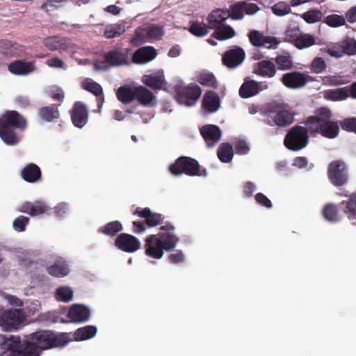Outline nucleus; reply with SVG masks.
Masks as SVG:
<instances>
[{
  "instance_id": "60",
  "label": "nucleus",
  "mask_w": 356,
  "mask_h": 356,
  "mask_svg": "<svg viewBox=\"0 0 356 356\" xmlns=\"http://www.w3.org/2000/svg\"><path fill=\"white\" fill-rule=\"evenodd\" d=\"M29 222L28 217L20 216L13 220V228L17 232H23L25 230L26 226Z\"/></svg>"
},
{
  "instance_id": "51",
  "label": "nucleus",
  "mask_w": 356,
  "mask_h": 356,
  "mask_svg": "<svg viewBox=\"0 0 356 356\" xmlns=\"http://www.w3.org/2000/svg\"><path fill=\"white\" fill-rule=\"evenodd\" d=\"M124 32V24H113L106 27L104 31V35L106 38H113L120 36Z\"/></svg>"
},
{
  "instance_id": "31",
  "label": "nucleus",
  "mask_w": 356,
  "mask_h": 356,
  "mask_svg": "<svg viewBox=\"0 0 356 356\" xmlns=\"http://www.w3.org/2000/svg\"><path fill=\"white\" fill-rule=\"evenodd\" d=\"M47 271L54 277H62L66 276L70 270L66 261L59 258L55 261L54 264L47 267Z\"/></svg>"
},
{
  "instance_id": "55",
  "label": "nucleus",
  "mask_w": 356,
  "mask_h": 356,
  "mask_svg": "<svg viewBox=\"0 0 356 356\" xmlns=\"http://www.w3.org/2000/svg\"><path fill=\"white\" fill-rule=\"evenodd\" d=\"M244 16L243 1H238L230 6L229 17L235 20L241 19Z\"/></svg>"
},
{
  "instance_id": "39",
  "label": "nucleus",
  "mask_w": 356,
  "mask_h": 356,
  "mask_svg": "<svg viewBox=\"0 0 356 356\" xmlns=\"http://www.w3.org/2000/svg\"><path fill=\"white\" fill-rule=\"evenodd\" d=\"M217 156L222 163H229L234 156L232 145L228 143H221L217 151Z\"/></svg>"
},
{
  "instance_id": "8",
  "label": "nucleus",
  "mask_w": 356,
  "mask_h": 356,
  "mask_svg": "<svg viewBox=\"0 0 356 356\" xmlns=\"http://www.w3.org/2000/svg\"><path fill=\"white\" fill-rule=\"evenodd\" d=\"M327 177L335 186L346 185L348 181V167L342 160H334L327 167Z\"/></svg>"
},
{
  "instance_id": "16",
  "label": "nucleus",
  "mask_w": 356,
  "mask_h": 356,
  "mask_svg": "<svg viewBox=\"0 0 356 356\" xmlns=\"http://www.w3.org/2000/svg\"><path fill=\"white\" fill-rule=\"evenodd\" d=\"M344 199L341 202L343 213L348 220H356V191L352 193H339Z\"/></svg>"
},
{
  "instance_id": "9",
  "label": "nucleus",
  "mask_w": 356,
  "mask_h": 356,
  "mask_svg": "<svg viewBox=\"0 0 356 356\" xmlns=\"http://www.w3.org/2000/svg\"><path fill=\"white\" fill-rule=\"evenodd\" d=\"M202 94V90L196 84L191 83L186 86H180L175 90V97L179 104L186 106H194Z\"/></svg>"
},
{
  "instance_id": "52",
  "label": "nucleus",
  "mask_w": 356,
  "mask_h": 356,
  "mask_svg": "<svg viewBox=\"0 0 356 356\" xmlns=\"http://www.w3.org/2000/svg\"><path fill=\"white\" fill-rule=\"evenodd\" d=\"M197 82L201 85L212 88H218V81L213 74L211 73H203L198 76Z\"/></svg>"
},
{
  "instance_id": "46",
  "label": "nucleus",
  "mask_w": 356,
  "mask_h": 356,
  "mask_svg": "<svg viewBox=\"0 0 356 356\" xmlns=\"http://www.w3.org/2000/svg\"><path fill=\"white\" fill-rule=\"evenodd\" d=\"M147 31L146 27L142 26L138 27L134 33V35L130 40V43L134 47H138L147 41Z\"/></svg>"
},
{
  "instance_id": "33",
  "label": "nucleus",
  "mask_w": 356,
  "mask_h": 356,
  "mask_svg": "<svg viewBox=\"0 0 356 356\" xmlns=\"http://www.w3.org/2000/svg\"><path fill=\"white\" fill-rule=\"evenodd\" d=\"M38 116L43 121L48 122L58 120L60 118L58 105L53 104L40 108L38 109Z\"/></svg>"
},
{
  "instance_id": "11",
  "label": "nucleus",
  "mask_w": 356,
  "mask_h": 356,
  "mask_svg": "<svg viewBox=\"0 0 356 356\" xmlns=\"http://www.w3.org/2000/svg\"><path fill=\"white\" fill-rule=\"evenodd\" d=\"M268 82L266 81H257L246 77L240 87L238 93L241 97L246 99L258 95L260 92L268 90Z\"/></svg>"
},
{
  "instance_id": "57",
  "label": "nucleus",
  "mask_w": 356,
  "mask_h": 356,
  "mask_svg": "<svg viewBox=\"0 0 356 356\" xmlns=\"http://www.w3.org/2000/svg\"><path fill=\"white\" fill-rule=\"evenodd\" d=\"M273 13L277 16H284L291 12L289 6L283 1L275 3L271 8Z\"/></svg>"
},
{
  "instance_id": "1",
  "label": "nucleus",
  "mask_w": 356,
  "mask_h": 356,
  "mask_svg": "<svg viewBox=\"0 0 356 356\" xmlns=\"http://www.w3.org/2000/svg\"><path fill=\"white\" fill-rule=\"evenodd\" d=\"M27 127L26 118L16 111H6L0 117V138L8 145H15L20 137L17 130L23 131Z\"/></svg>"
},
{
  "instance_id": "10",
  "label": "nucleus",
  "mask_w": 356,
  "mask_h": 356,
  "mask_svg": "<svg viewBox=\"0 0 356 356\" xmlns=\"http://www.w3.org/2000/svg\"><path fill=\"white\" fill-rule=\"evenodd\" d=\"M332 116V111L327 107H320L315 111V115L309 116L305 122L307 134L312 135L320 134L322 121L325 118H331Z\"/></svg>"
},
{
  "instance_id": "43",
  "label": "nucleus",
  "mask_w": 356,
  "mask_h": 356,
  "mask_svg": "<svg viewBox=\"0 0 356 356\" xmlns=\"http://www.w3.org/2000/svg\"><path fill=\"white\" fill-rule=\"evenodd\" d=\"M123 227L120 221L115 220L106 223L104 226H102L98 232L102 233L108 236H115L121 231H122Z\"/></svg>"
},
{
  "instance_id": "17",
  "label": "nucleus",
  "mask_w": 356,
  "mask_h": 356,
  "mask_svg": "<svg viewBox=\"0 0 356 356\" xmlns=\"http://www.w3.org/2000/svg\"><path fill=\"white\" fill-rule=\"evenodd\" d=\"M248 38L251 44L257 47H261L266 44H269L268 48L275 47L280 43L277 38L266 36L257 30H251L248 33Z\"/></svg>"
},
{
  "instance_id": "56",
  "label": "nucleus",
  "mask_w": 356,
  "mask_h": 356,
  "mask_svg": "<svg viewBox=\"0 0 356 356\" xmlns=\"http://www.w3.org/2000/svg\"><path fill=\"white\" fill-rule=\"evenodd\" d=\"M149 40H159L162 38L164 31L162 27L155 25L146 26Z\"/></svg>"
},
{
  "instance_id": "58",
  "label": "nucleus",
  "mask_w": 356,
  "mask_h": 356,
  "mask_svg": "<svg viewBox=\"0 0 356 356\" xmlns=\"http://www.w3.org/2000/svg\"><path fill=\"white\" fill-rule=\"evenodd\" d=\"M341 129L348 132L356 134V118H346L340 122Z\"/></svg>"
},
{
  "instance_id": "29",
  "label": "nucleus",
  "mask_w": 356,
  "mask_h": 356,
  "mask_svg": "<svg viewBox=\"0 0 356 356\" xmlns=\"http://www.w3.org/2000/svg\"><path fill=\"white\" fill-rule=\"evenodd\" d=\"M322 121L320 134L323 137L334 139L339 136L340 129L336 121L331 120V118H325Z\"/></svg>"
},
{
  "instance_id": "7",
  "label": "nucleus",
  "mask_w": 356,
  "mask_h": 356,
  "mask_svg": "<svg viewBox=\"0 0 356 356\" xmlns=\"http://www.w3.org/2000/svg\"><path fill=\"white\" fill-rule=\"evenodd\" d=\"M21 309L12 308L0 312V326L6 331L17 330L26 321Z\"/></svg>"
},
{
  "instance_id": "21",
  "label": "nucleus",
  "mask_w": 356,
  "mask_h": 356,
  "mask_svg": "<svg viewBox=\"0 0 356 356\" xmlns=\"http://www.w3.org/2000/svg\"><path fill=\"white\" fill-rule=\"evenodd\" d=\"M281 81L287 88L297 89L305 86L307 83L305 75L300 72H292L283 74Z\"/></svg>"
},
{
  "instance_id": "37",
  "label": "nucleus",
  "mask_w": 356,
  "mask_h": 356,
  "mask_svg": "<svg viewBox=\"0 0 356 356\" xmlns=\"http://www.w3.org/2000/svg\"><path fill=\"white\" fill-rule=\"evenodd\" d=\"M229 17V10L217 9L213 10L208 16L207 20L211 29L222 25V23Z\"/></svg>"
},
{
  "instance_id": "14",
  "label": "nucleus",
  "mask_w": 356,
  "mask_h": 356,
  "mask_svg": "<svg viewBox=\"0 0 356 356\" xmlns=\"http://www.w3.org/2000/svg\"><path fill=\"white\" fill-rule=\"evenodd\" d=\"M115 245L123 252L131 253L139 250L141 244L134 236L122 233L115 238Z\"/></svg>"
},
{
  "instance_id": "20",
  "label": "nucleus",
  "mask_w": 356,
  "mask_h": 356,
  "mask_svg": "<svg viewBox=\"0 0 356 356\" xmlns=\"http://www.w3.org/2000/svg\"><path fill=\"white\" fill-rule=\"evenodd\" d=\"M134 214L137 215L139 217L144 218L145 224L149 227H154L161 225L164 219L161 213L152 212L147 207L144 209L137 207L134 211Z\"/></svg>"
},
{
  "instance_id": "53",
  "label": "nucleus",
  "mask_w": 356,
  "mask_h": 356,
  "mask_svg": "<svg viewBox=\"0 0 356 356\" xmlns=\"http://www.w3.org/2000/svg\"><path fill=\"white\" fill-rule=\"evenodd\" d=\"M302 18L308 24H314L321 21L323 13L317 9H311L302 15Z\"/></svg>"
},
{
  "instance_id": "27",
  "label": "nucleus",
  "mask_w": 356,
  "mask_h": 356,
  "mask_svg": "<svg viewBox=\"0 0 356 356\" xmlns=\"http://www.w3.org/2000/svg\"><path fill=\"white\" fill-rule=\"evenodd\" d=\"M9 72L15 75H27L35 70L33 62H29L24 60H17L8 65Z\"/></svg>"
},
{
  "instance_id": "49",
  "label": "nucleus",
  "mask_w": 356,
  "mask_h": 356,
  "mask_svg": "<svg viewBox=\"0 0 356 356\" xmlns=\"http://www.w3.org/2000/svg\"><path fill=\"white\" fill-rule=\"evenodd\" d=\"M163 75H145L143 78V83L153 88V89H159L161 88L163 82Z\"/></svg>"
},
{
  "instance_id": "22",
  "label": "nucleus",
  "mask_w": 356,
  "mask_h": 356,
  "mask_svg": "<svg viewBox=\"0 0 356 356\" xmlns=\"http://www.w3.org/2000/svg\"><path fill=\"white\" fill-rule=\"evenodd\" d=\"M200 134L209 147L214 146L221 138L222 132L219 127L207 124L200 129Z\"/></svg>"
},
{
  "instance_id": "30",
  "label": "nucleus",
  "mask_w": 356,
  "mask_h": 356,
  "mask_svg": "<svg viewBox=\"0 0 356 356\" xmlns=\"http://www.w3.org/2000/svg\"><path fill=\"white\" fill-rule=\"evenodd\" d=\"M89 309L87 307L81 305L74 304L69 309L67 317L71 322L80 323L88 319Z\"/></svg>"
},
{
  "instance_id": "6",
  "label": "nucleus",
  "mask_w": 356,
  "mask_h": 356,
  "mask_svg": "<svg viewBox=\"0 0 356 356\" xmlns=\"http://www.w3.org/2000/svg\"><path fill=\"white\" fill-rule=\"evenodd\" d=\"M307 129L296 125L291 128L284 139V146L291 151H299L306 147L309 143Z\"/></svg>"
},
{
  "instance_id": "64",
  "label": "nucleus",
  "mask_w": 356,
  "mask_h": 356,
  "mask_svg": "<svg viewBox=\"0 0 356 356\" xmlns=\"http://www.w3.org/2000/svg\"><path fill=\"white\" fill-rule=\"evenodd\" d=\"M76 341L86 340L89 339V325L76 330L74 332Z\"/></svg>"
},
{
  "instance_id": "50",
  "label": "nucleus",
  "mask_w": 356,
  "mask_h": 356,
  "mask_svg": "<svg viewBox=\"0 0 356 356\" xmlns=\"http://www.w3.org/2000/svg\"><path fill=\"white\" fill-rule=\"evenodd\" d=\"M188 30L191 34L197 37H203L209 33L207 25L199 22H191Z\"/></svg>"
},
{
  "instance_id": "41",
  "label": "nucleus",
  "mask_w": 356,
  "mask_h": 356,
  "mask_svg": "<svg viewBox=\"0 0 356 356\" xmlns=\"http://www.w3.org/2000/svg\"><path fill=\"white\" fill-rule=\"evenodd\" d=\"M324 218L330 222H337L340 220L339 209L333 203H328L324 206L322 210Z\"/></svg>"
},
{
  "instance_id": "28",
  "label": "nucleus",
  "mask_w": 356,
  "mask_h": 356,
  "mask_svg": "<svg viewBox=\"0 0 356 356\" xmlns=\"http://www.w3.org/2000/svg\"><path fill=\"white\" fill-rule=\"evenodd\" d=\"M22 178L29 183H35L40 181L42 172L38 165L31 163L25 165L21 171Z\"/></svg>"
},
{
  "instance_id": "5",
  "label": "nucleus",
  "mask_w": 356,
  "mask_h": 356,
  "mask_svg": "<svg viewBox=\"0 0 356 356\" xmlns=\"http://www.w3.org/2000/svg\"><path fill=\"white\" fill-rule=\"evenodd\" d=\"M263 115L266 118L264 122L270 126L285 127L294 121V115L291 111L279 108L278 106L270 104L264 109Z\"/></svg>"
},
{
  "instance_id": "40",
  "label": "nucleus",
  "mask_w": 356,
  "mask_h": 356,
  "mask_svg": "<svg viewBox=\"0 0 356 356\" xmlns=\"http://www.w3.org/2000/svg\"><path fill=\"white\" fill-rule=\"evenodd\" d=\"M212 36L218 40H225L233 38L235 35V31L229 25L222 24L216 27Z\"/></svg>"
},
{
  "instance_id": "54",
  "label": "nucleus",
  "mask_w": 356,
  "mask_h": 356,
  "mask_svg": "<svg viewBox=\"0 0 356 356\" xmlns=\"http://www.w3.org/2000/svg\"><path fill=\"white\" fill-rule=\"evenodd\" d=\"M324 22L330 27H339L345 25L346 19L342 15L332 14L325 18Z\"/></svg>"
},
{
  "instance_id": "24",
  "label": "nucleus",
  "mask_w": 356,
  "mask_h": 356,
  "mask_svg": "<svg viewBox=\"0 0 356 356\" xmlns=\"http://www.w3.org/2000/svg\"><path fill=\"white\" fill-rule=\"evenodd\" d=\"M156 55V50L153 47H143L134 53L132 60L136 64H145L153 60Z\"/></svg>"
},
{
  "instance_id": "19",
  "label": "nucleus",
  "mask_w": 356,
  "mask_h": 356,
  "mask_svg": "<svg viewBox=\"0 0 356 356\" xmlns=\"http://www.w3.org/2000/svg\"><path fill=\"white\" fill-rule=\"evenodd\" d=\"M106 63L111 66L119 67L128 65V50L115 49L104 54Z\"/></svg>"
},
{
  "instance_id": "62",
  "label": "nucleus",
  "mask_w": 356,
  "mask_h": 356,
  "mask_svg": "<svg viewBox=\"0 0 356 356\" xmlns=\"http://www.w3.org/2000/svg\"><path fill=\"white\" fill-rule=\"evenodd\" d=\"M63 1V0H47L42 4L40 8L46 12L53 11L57 9L60 6L59 4Z\"/></svg>"
},
{
  "instance_id": "4",
  "label": "nucleus",
  "mask_w": 356,
  "mask_h": 356,
  "mask_svg": "<svg viewBox=\"0 0 356 356\" xmlns=\"http://www.w3.org/2000/svg\"><path fill=\"white\" fill-rule=\"evenodd\" d=\"M169 171L175 176L185 174L190 177H207V171L198 161L189 156H180L169 166Z\"/></svg>"
},
{
  "instance_id": "44",
  "label": "nucleus",
  "mask_w": 356,
  "mask_h": 356,
  "mask_svg": "<svg viewBox=\"0 0 356 356\" xmlns=\"http://www.w3.org/2000/svg\"><path fill=\"white\" fill-rule=\"evenodd\" d=\"M90 93H92L96 97V102L97 106V110H93L94 112H100L101 108L104 102V96L103 95L102 87L97 82L92 81L90 79Z\"/></svg>"
},
{
  "instance_id": "32",
  "label": "nucleus",
  "mask_w": 356,
  "mask_h": 356,
  "mask_svg": "<svg viewBox=\"0 0 356 356\" xmlns=\"http://www.w3.org/2000/svg\"><path fill=\"white\" fill-rule=\"evenodd\" d=\"M202 106L208 113L217 111L220 107V98L218 95L213 91L206 92L203 97Z\"/></svg>"
},
{
  "instance_id": "12",
  "label": "nucleus",
  "mask_w": 356,
  "mask_h": 356,
  "mask_svg": "<svg viewBox=\"0 0 356 356\" xmlns=\"http://www.w3.org/2000/svg\"><path fill=\"white\" fill-rule=\"evenodd\" d=\"M327 52L335 58H341L343 55H355L356 40L353 38L346 37L335 43L332 48L328 49Z\"/></svg>"
},
{
  "instance_id": "18",
  "label": "nucleus",
  "mask_w": 356,
  "mask_h": 356,
  "mask_svg": "<svg viewBox=\"0 0 356 356\" xmlns=\"http://www.w3.org/2000/svg\"><path fill=\"white\" fill-rule=\"evenodd\" d=\"M245 56L244 50L239 47H236L223 54L222 63L228 67H235L243 61Z\"/></svg>"
},
{
  "instance_id": "15",
  "label": "nucleus",
  "mask_w": 356,
  "mask_h": 356,
  "mask_svg": "<svg viewBox=\"0 0 356 356\" xmlns=\"http://www.w3.org/2000/svg\"><path fill=\"white\" fill-rule=\"evenodd\" d=\"M144 248L145 254L153 259H160L164 254L165 250L156 234H151L146 237Z\"/></svg>"
},
{
  "instance_id": "61",
  "label": "nucleus",
  "mask_w": 356,
  "mask_h": 356,
  "mask_svg": "<svg viewBox=\"0 0 356 356\" xmlns=\"http://www.w3.org/2000/svg\"><path fill=\"white\" fill-rule=\"evenodd\" d=\"M299 31V29L297 27H288L285 32V40L292 42L294 45L296 39L300 36Z\"/></svg>"
},
{
  "instance_id": "2",
  "label": "nucleus",
  "mask_w": 356,
  "mask_h": 356,
  "mask_svg": "<svg viewBox=\"0 0 356 356\" xmlns=\"http://www.w3.org/2000/svg\"><path fill=\"white\" fill-rule=\"evenodd\" d=\"M22 341L34 344L40 355L39 349L47 350L65 346L69 343L70 338L67 333L56 334L50 330H40L30 334L27 336V339Z\"/></svg>"
},
{
  "instance_id": "63",
  "label": "nucleus",
  "mask_w": 356,
  "mask_h": 356,
  "mask_svg": "<svg viewBox=\"0 0 356 356\" xmlns=\"http://www.w3.org/2000/svg\"><path fill=\"white\" fill-rule=\"evenodd\" d=\"M254 199L256 202L268 209H270L273 206L271 201L263 193H258L255 195Z\"/></svg>"
},
{
  "instance_id": "47",
  "label": "nucleus",
  "mask_w": 356,
  "mask_h": 356,
  "mask_svg": "<svg viewBox=\"0 0 356 356\" xmlns=\"http://www.w3.org/2000/svg\"><path fill=\"white\" fill-rule=\"evenodd\" d=\"M54 297L58 301L69 302L73 299V291L67 286H60L56 290Z\"/></svg>"
},
{
  "instance_id": "23",
  "label": "nucleus",
  "mask_w": 356,
  "mask_h": 356,
  "mask_svg": "<svg viewBox=\"0 0 356 356\" xmlns=\"http://www.w3.org/2000/svg\"><path fill=\"white\" fill-rule=\"evenodd\" d=\"M252 72L257 76L270 79L275 76L277 67L274 62L262 60L254 64Z\"/></svg>"
},
{
  "instance_id": "42",
  "label": "nucleus",
  "mask_w": 356,
  "mask_h": 356,
  "mask_svg": "<svg viewBox=\"0 0 356 356\" xmlns=\"http://www.w3.org/2000/svg\"><path fill=\"white\" fill-rule=\"evenodd\" d=\"M325 98L332 101H343L348 98L347 86L337 89L327 90L325 92Z\"/></svg>"
},
{
  "instance_id": "26",
  "label": "nucleus",
  "mask_w": 356,
  "mask_h": 356,
  "mask_svg": "<svg viewBox=\"0 0 356 356\" xmlns=\"http://www.w3.org/2000/svg\"><path fill=\"white\" fill-rule=\"evenodd\" d=\"M24 51L25 47L16 42L7 39L0 40V53L5 56H21Z\"/></svg>"
},
{
  "instance_id": "3",
  "label": "nucleus",
  "mask_w": 356,
  "mask_h": 356,
  "mask_svg": "<svg viewBox=\"0 0 356 356\" xmlns=\"http://www.w3.org/2000/svg\"><path fill=\"white\" fill-rule=\"evenodd\" d=\"M0 348L5 353L3 356H39L36 346L22 341L19 336L0 334Z\"/></svg>"
},
{
  "instance_id": "36",
  "label": "nucleus",
  "mask_w": 356,
  "mask_h": 356,
  "mask_svg": "<svg viewBox=\"0 0 356 356\" xmlns=\"http://www.w3.org/2000/svg\"><path fill=\"white\" fill-rule=\"evenodd\" d=\"M156 235L166 252L173 250L179 241V237L170 232H159Z\"/></svg>"
},
{
  "instance_id": "59",
  "label": "nucleus",
  "mask_w": 356,
  "mask_h": 356,
  "mask_svg": "<svg viewBox=\"0 0 356 356\" xmlns=\"http://www.w3.org/2000/svg\"><path fill=\"white\" fill-rule=\"evenodd\" d=\"M326 68V63L323 58L321 57H316L311 64L312 72L320 74L325 71Z\"/></svg>"
},
{
  "instance_id": "13",
  "label": "nucleus",
  "mask_w": 356,
  "mask_h": 356,
  "mask_svg": "<svg viewBox=\"0 0 356 356\" xmlns=\"http://www.w3.org/2000/svg\"><path fill=\"white\" fill-rule=\"evenodd\" d=\"M42 43L49 50L58 51L60 53L74 49V43L70 38L59 35L47 37L43 39Z\"/></svg>"
},
{
  "instance_id": "45",
  "label": "nucleus",
  "mask_w": 356,
  "mask_h": 356,
  "mask_svg": "<svg viewBox=\"0 0 356 356\" xmlns=\"http://www.w3.org/2000/svg\"><path fill=\"white\" fill-rule=\"evenodd\" d=\"M275 63L277 65V70H289L293 67L292 57L289 53L277 55L275 58Z\"/></svg>"
},
{
  "instance_id": "34",
  "label": "nucleus",
  "mask_w": 356,
  "mask_h": 356,
  "mask_svg": "<svg viewBox=\"0 0 356 356\" xmlns=\"http://www.w3.org/2000/svg\"><path fill=\"white\" fill-rule=\"evenodd\" d=\"M19 211L28 213L31 216H35L45 213L47 211V206L41 202H35L34 203L26 202L22 204Z\"/></svg>"
},
{
  "instance_id": "25",
  "label": "nucleus",
  "mask_w": 356,
  "mask_h": 356,
  "mask_svg": "<svg viewBox=\"0 0 356 356\" xmlns=\"http://www.w3.org/2000/svg\"><path fill=\"white\" fill-rule=\"evenodd\" d=\"M71 118L75 127H83L86 124L88 120L86 106L80 102H76L71 111Z\"/></svg>"
},
{
  "instance_id": "38",
  "label": "nucleus",
  "mask_w": 356,
  "mask_h": 356,
  "mask_svg": "<svg viewBox=\"0 0 356 356\" xmlns=\"http://www.w3.org/2000/svg\"><path fill=\"white\" fill-rule=\"evenodd\" d=\"M118 99L124 104L131 103L135 100V87L129 86H120L116 92Z\"/></svg>"
},
{
  "instance_id": "48",
  "label": "nucleus",
  "mask_w": 356,
  "mask_h": 356,
  "mask_svg": "<svg viewBox=\"0 0 356 356\" xmlns=\"http://www.w3.org/2000/svg\"><path fill=\"white\" fill-rule=\"evenodd\" d=\"M316 42L315 38L310 34H302L296 39L294 46L298 49L308 48Z\"/></svg>"
},
{
  "instance_id": "35",
  "label": "nucleus",
  "mask_w": 356,
  "mask_h": 356,
  "mask_svg": "<svg viewBox=\"0 0 356 356\" xmlns=\"http://www.w3.org/2000/svg\"><path fill=\"white\" fill-rule=\"evenodd\" d=\"M135 99L143 106H153L154 96L153 93L144 86L135 87Z\"/></svg>"
}]
</instances>
